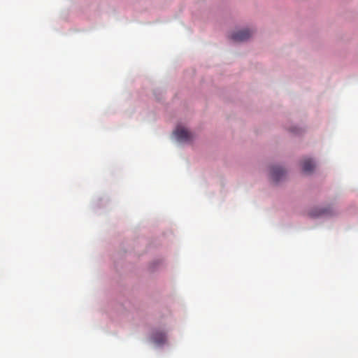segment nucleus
Wrapping results in <instances>:
<instances>
[{
    "label": "nucleus",
    "mask_w": 358,
    "mask_h": 358,
    "mask_svg": "<svg viewBox=\"0 0 358 358\" xmlns=\"http://www.w3.org/2000/svg\"><path fill=\"white\" fill-rule=\"evenodd\" d=\"M152 341L157 345H162L166 341V336L162 331H155L152 334Z\"/></svg>",
    "instance_id": "obj_4"
},
{
    "label": "nucleus",
    "mask_w": 358,
    "mask_h": 358,
    "mask_svg": "<svg viewBox=\"0 0 358 358\" xmlns=\"http://www.w3.org/2000/svg\"><path fill=\"white\" fill-rule=\"evenodd\" d=\"M330 213L329 212V210L327 209H320L319 210V212H317L315 213H312L311 215L313 217H317V216H320V215H327V214H329Z\"/></svg>",
    "instance_id": "obj_6"
},
{
    "label": "nucleus",
    "mask_w": 358,
    "mask_h": 358,
    "mask_svg": "<svg viewBox=\"0 0 358 358\" xmlns=\"http://www.w3.org/2000/svg\"><path fill=\"white\" fill-rule=\"evenodd\" d=\"M173 134L178 141H187L192 138V134L181 127H177Z\"/></svg>",
    "instance_id": "obj_2"
},
{
    "label": "nucleus",
    "mask_w": 358,
    "mask_h": 358,
    "mask_svg": "<svg viewBox=\"0 0 358 358\" xmlns=\"http://www.w3.org/2000/svg\"><path fill=\"white\" fill-rule=\"evenodd\" d=\"M285 171L280 166H275L271 169V177L274 182H278L285 176Z\"/></svg>",
    "instance_id": "obj_3"
},
{
    "label": "nucleus",
    "mask_w": 358,
    "mask_h": 358,
    "mask_svg": "<svg viewBox=\"0 0 358 358\" xmlns=\"http://www.w3.org/2000/svg\"><path fill=\"white\" fill-rule=\"evenodd\" d=\"M252 34L250 30L245 29L231 34L230 38L235 42H243L249 39Z\"/></svg>",
    "instance_id": "obj_1"
},
{
    "label": "nucleus",
    "mask_w": 358,
    "mask_h": 358,
    "mask_svg": "<svg viewBox=\"0 0 358 358\" xmlns=\"http://www.w3.org/2000/svg\"><path fill=\"white\" fill-rule=\"evenodd\" d=\"M302 170L306 173H311L315 167V164L310 159H305L301 162Z\"/></svg>",
    "instance_id": "obj_5"
}]
</instances>
